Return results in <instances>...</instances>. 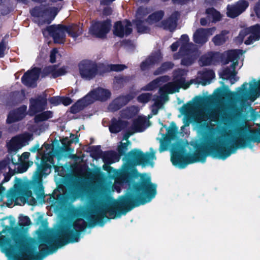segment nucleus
I'll use <instances>...</instances> for the list:
<instances>
[{"label": "nucleus", "instance_id": "603ef678", "mask_svg": "<svg viewBox=\"0 0 260 260\" xmlns=\"http://www.w3.org/2000/svg\"><path fill=\"white\" fill-rule=\"evenodd\" d=\"M148 14L147 8L140 6L136 11V18L142 20L145 16Z\"/></svg>", "mask_w": 260, "mask_h": 260}, {"label": "nucleus", "instance_id": "473e14b6", "mask_svg": "<svg viewBox=\"0 0 260 260\" xmlns=\"http://www.w3.org/2000/svg\"><path fill=\"white\" fill-rule=\"evenodd\" d=\"M67 32L73 38H77L83 33L82 28L78 24H72L71 25L67 26Z\"/></svg>", "mask_w": 260, "mask_h": 260}, {"label": "nucleus", "instance_id": "a211bd4d", "mask_svg": "<svg viewBox=\"0 0 260 260\" xmlns=\"http://www.w3.org/2000/svg\"><path fill=\"white\" fill-rule=\"evenodd\" d=\"M26 106L23 105L10 111L7 116V123L11 124L23 119L26 114Z\"/></svg>", "mask_w": 260, "mask_h": 260}, {"label": "nucleus", "instance_id": "ea45409f", "mask_svg": "<svg viewBox=\"0 0 260 260\" xmlns=\"http://www.w3.org/2000/svg\"><path fill=\"white\" fill-rule=\"evenodd\" d=\"M189 39L188 36L186 34L182 35L179 40V43L181 44L180 50L183 51L186 53L189 52L190 49L189 48L192 43L189 42Z\"/></svg>", "mask_w": 260, "mask_h": 260}, {"label": "nucleus", "instance_id": "680f3d73", "mask_svg": "<svg viewBox=\"0 0 260 260\" xmlns=\"http://www.w3.org/2000/svg\"><path fill=\"white\" fill-rule=\"evenodd\" d=\"M20 194L25 200H28L32 196V191L29 189H21L20 188Z\"/></svg>", "mask_w": 260, "mask_h": 260}, {"label": "nucleus", "instance_id": "c756f323", "mask_svg": "<svg viewBox=\"0 0 260 260\" xmlns=\"http://www.w3.org/2000/svg\"><path fill=\"white\" fill-rule=\"evenodd\" d=\"M181 81H173L172 82H169L164 86V88L167 93L172 94L175 92L179 91V89L181 88H183L185 89L188 88V84L186 85L185 87L181 85Z\"/></svg>", "mask_w": 260, "mask_h": 260}, {"label": "nucleus", "instance_id": "bb28decb", "mask_svg": "<svg viewBox=\"0 0 260 260\" xmlns=\"http://www.w3.org/2000/svg\"><path fill=\"white\" fill-rule=\"evenodd\" d=\"M149 122V120L145 117L141 116L133 120L132 125V129H135L137 133L143 132L147 127L146 124Z\"/></svg>", "mask_w": 260, "mask_h": 260}, {"label": "nucleus", "instance_id": "052dcab7", "mask_svg": "<svg viewBox=\"0 0 260 260\" xmlns=\"http://www.w3.org/2000/svg\"><path fill=\"white\" fill-rule=\"evenodd\" d=\"M58 53V51L57 48H53L50 53V62L53 63H55L56 61V54Z\"/></svg>", "mask_w": 260, "mask_h": 260}, {"label": "nucleus", "instance_id": "6e6d98bb", "mask_svg": "<svg viewBox=\"0 0 260 260\" xmlns=\"http://www.w3.org/2000/svg\"><path fill=\"white\" fill-rule=\"evenodd\" d=\"M127 68V66L122 64H110L111 71L121 72Z\"/></svg>", "mask_w": 260, "mask_h": 260}, {"label": "nucleus", "instance_id": "bf43d9fd", "mask_svg": "<svg viewBox=\"0 0 260 260\" xmlns=\"http://www.w3.org/2000/svg\"><path fill=\"white\" fill-rule=\"evenodd\" d=\"M59 11V9H58L57 7H51L50 9L49 14L51 17H52V18L50 20H49V19L47 20L46 22L48 24L50 23L52 20H53L55 18V17L57 15Z\"/></svg>", "mask_w": 260, "mask_h": 260}, {"label": "nucleus", "instance_id": "864d4df0", "mask_svg": "<svg viewBox=\"0 0 260 260\" xmlns=\"http://www.w3.org/2000/svg\"><path fill=\"white\" fill-rule=\"evenodd\" d=\"M129 143V142L128 141L125 143H120V145L118 146L117 148V151L119 156L125 155V152L127 150L128 144Z\"/></svg>", "mask_w": 260, "mask_h": 260}, {"label": "nucleus", "instance_id": "20e7f679", "mask_svg": "<svg viewBox=\"0 0 260 260\" xmlns=\"http://www.w3.org/2000/svg\"><path fill=\"white\" fill-rule=\"evenodd\" d=\"M206 153L204 141L196 145V151L193 154H186L183 148H179L172 152L171 160L172 164L180 169L184 168L187 165L197 162H204L206 161Z\"/></svg>", "mask_w": 260, "mask_h": 260}, {"label": "nucleus", "instance_id": "f8f14e48", "mask_svg": "<svg viewBox=\"0 0 260 260\" xmlns=\"http://www.w3.org/2000/svg\"><path fill=\"white\" fill-rule=\"evenodd\" d=\"M243 53V51L241 49L229 50L221 54L220 59L224 62V64H228L230 62H232L231 67L234 69L238 66L240 56Z\"/></svg>", "mask_w": 260, "mask_h": 260}, {"label": "nucleus", "instance_id": "5fc2aeb1", "mask_svg": "<svg viewBox=\"0 0 260 260\" xmlns=\"http://www.w3.org/2000/svg\"><path fill=\"white\" fill-rule=\"evenodd\" d=\"M194 61V58L192 55H187L183 57L181 60L182 65L188 67L191 66Z\"/></svg>", "mask_w": 260, "mask_h": 260}, {"label": "nucleus", "instance_id": "dca6fc26", "mask_svg": "<svg viewBox=\"0 0 260 260\" xmlns=\"http://www.w3.org/2000/svg\"><path fill=\"white\" fill-rule=\"evenodd\" d=\"M162 59V55L160 51L153 52L140 64L142 71H146L155 64L159 63Z\"/></svg>", "mask_w": 260, "mask_h": 260}, {"label": "nucleus", "instance_id": "09e8293b", "mask_svg": "<svg viewBox=\"0 0 260 260\" xmlns=\"http://www.w3.org/2000/svg\"><path fill=\"white\" fill-rule=\"evenodd\" d=\"M177 127L174 122H172L171 126L167 129L168 137L169 140H173L175 138L177 133Z\"/></svg>", "mask_w": 260, "mask_h": 260}, {"label": "nucleus", "instance_id": "b1692460", "mask_svg": "<svg viewBox=\"0 0 260 260\" xmlns=\"http://www.w3.org/2000/svg\"><path fill=\"white\" fill-rule=\"evenodd\" d=\"M208 29L200 28L197 29V30L193 34V41L196 43L202 45L205 44L208 40Z\"/></svg>", "mask_w": 260, "mask_h": 260}, {"label": "nucleus", "instance_id": "13d9d810", "mask_svg": "<svg viewBox=\"0 0 260 260\" xmlns=\"http://www.w3.org/2000/svg\"><path fill=\"white\" fill-rule=\"evenodd\" d=\"M17 164V172L19 173H22L27 171L29 167L28 162H24L19 164L15 163V165Z\"/></svg>", "mask_w": 260, "mask_h": 260}, {"label": "nucleus", "instance_id": "774afa93", "mask_svg": "<svg viewBox=\"0 0 260 260\" xmlns=\"http://www.w3.org/2000/svg\"><path fill=\"white\" fill-rule=\"evenodd\" d=\"M72 99L67 96H61V104L65 106L70 105L72 103Z\"/></svg>", "mask_w": 260, "mask_h": 260}, {"label": "nucleus", "instance_id": "4d7b16f0", "mask_svg": "<svg viewBox=\"0 0 260 260\" xmlns=\"http://www.w3.org/2000/svg\"><path fill=\"white\" fill-rule=\"evenodd\" d=\"M157 81L156 80H153L146 86H143L142 88V90L144 91H152L157 87Z\"/></svg>", "mask_w": 260, "mask_h": 260}, {"label": "nucleus", "instance_id": "412c9836", "mask_svg": "<svg viewBox=\"0 0 260 260\" xmlns=\"http://www.w3.org/2000/svg\"><path fill=\"white\" fill-rule=\"evenodd\" d=\"M128 122L122 119L113 118L109 126V131L112 134H117L125 129L128 125Z\"/></svg>", "mask_w": 260, "mask_h": 260}, {"label": "nucleus", "instance_id": "6e6552de", "mask_svg": "<svg viewBox=\"0 0 260 260\" xmlns=\"http://www.w3.org/2000/svg\"><path fill=\"white\" fill-rule=\"evenodd\" d=\"M66 25L63 24L52 25L47 27L49 35L52 38L54 43L64 44L66 41V34L67 32Z\"/></svg>", "mask_w": 260, "mask_h": 260}, {"label": "nucleus", "instance_id": "393cba45", "mask_svg": "<svg viewBox=\"0 0 260 260\" xmlns=\"http://www.w3.org/2000/svg\"><path fill=\"white\" fill-rule=\"evenodd\" d=\"M178 12L176 11L173 13L168 19L162 20L161 22L164 29H168L170 31H174L177 26L178 20L177 15Z\"/></svg>", "mask_w": 260, "mask_h": 260}, {"label": "nucleus", "instance_id": "de8ad7c7", "mask_svg": "<svg viewBox=\"0 0 260 260\" xmlns=\"http://www.w3.org/2000/svg\"><path fill=\"white\" fill-rule=\"evenodd\" d=\"M54 156V155L51 153H48L47 154H43L42 156L41 159H42L46 163L49 162L51 165L53 166L55 169V171L57 172L58 171L59 167L55 165Z\"/></svg>", "mask_w": 260, "mask_h": 260}, {"label": "nucleus", "instance_id": "1a4fd4ad", "mask_svg": "<svg viewBox=\"0 0 260 260\" xmlns=\"http://www.w3.org/2000/svg\"><path fill=\"white\" fill-rule=\"evenodd\" d=\"M132 32V23L128 19H124L122 21H117L114 24L113 33L116 37L122 38L125 36H129Z\"/></svg>", "mask_w": 260, "mask_h": 260}, {"label": "nucleus", "instance_id": "ddd939ff", "mask_svg": "<svg viewBox=\"0 0 260 260\" xmlns=\"http://www.w3.org/2000/svg\"><path fill=\"white\" fill-rule=\"evenodd\" d=\"M134 98L135 94L133 93L119 95L114 99L109 105L108 110L112 112H116L127 104Z\"/></svg>", "mask_w": 260, "mask_h": 260}, {"label": "nucleus", "instance_id": "49530a36", "mask_svg": "<svg viewBox=\"0 0 260 260\" xmlns=\"http://www.w3.org/2000/svg\"><path fill=\"white\" fill-rule=\"evenodd\" d=\"M90 149V155L92 158L97 159L101 157L103 151L100 145L92 146Z\"/></svg>", "mask_w": 260, "mask_h": 260}, {"label": "nucleus", "instance_id": "39448f33", "mask_svg": "<svg viewBox=\"0 0 260 260\" xmlns=\"http://www.w3.org/2000/svg\"><path fill=\"white\" fill-rule=\"evenodd\" d=\"M37 164V168L33 176L34 191L36 193L38 199L44 200L45 194L42 178L44 175L48 174L46 172L51 169V165L45 162L42 159H41L40 164Z\"/></svg>", "mask_w": 260, "mask_h": 260}, {"label": "nucleus", "instance_id": "7ed1b4c3", "mask_svg": "<svg viewBox=\"0 0 260 260\" xmlns=\"http://www.w3.org/2000/svg\"><path fill=\"white\" fill-rule=\"evenodd\" d=\"M258 128L251 129L246 125H242L235 129V137L233 143L228 146V143L222 137H215L208 134L204 138L207 157L211 156L224 160L238 149L249 147L252 149L254 143H260V124Z\"/></svg>", "mask_w": 260, "mask_h": 260}, {"label": "nucleus", "instance_id": "7c9ffc66", "mask_svg": "<svg viewBox=\"0 0 260 260\" xmlns=\"http://www.w3.org/2000/svg\"><path fill=\"white\" fill-rule=\"evenodd\" d=\"M229 31L222 30L220 34L215 35L212 39V42L215 46H221L223 45L229 39L228 35Z\"/></svg>", "mask_w": 260, "mask_h": 260}, {"label": "nucleus", "instance_id": "2f4dec72", "mask_svg": "<svg viewBox=\"0 0 260 260\" xmlns=\"http://www.w3.org/2000/svg\"><path fill=\"white\" fill-rule=\"evenodd\" d=\"M216 96L218 98L225 96L229 99H232L235 98L237 95L236 92L230 91L228 86L224 85L223 88H218L216 90Z\"/></svg>", "mask_w": 260, "mask_h": 260}, {"label": "nucleus", "instance_id": "423d86ee", "mask_svg": "<svg viewBox=\"0 0 260 260\" xmlns=\"http://www.w3.org/2000/svg\"><path fill=\"white\" fill-rule=\"evenodd\" d=\"M97 63L93 61L84 59L78 64L80 76L86 80H91L97 75Z\"/></svg>", "mask_w": 260, "mask_h": 260}, {"label": "nucleus", "instance_id": "e2e57ef3", "mask_svg": "<svg viewBox=\"0 0 260 260\" xmlns=\"http://www.w3.org/2000/svg\"><path fill=\"white\" fill-rule=\"evenodd\" d=\"M49 102L54 106H57L61 104V96H55L51 97L49 99Z\"/></svg>", "mask_w": 260, "mask_h": 260}, {"label": "nucleus", "instance_id": "3c124183", "mask_svg": "<svg viewBox=\"0 0 260 260\" xmlns=\"http://www.w3.org/2000/svg\"><path fill=\"white\" fill-rule=\"evenodd\" d=\"M152 95L151 93H143L137 97V100L139 103L146 104L150 101Z\"/></svg>", "mask_w": 260, "mask_h": 260}, {"label": "nucleus", "instance_id": "f3484780", "mask_svg": "<svg viewBox=\"0 0 260 260\" xmlns=\"http://www.w3.org/2000/svg\"><path fill=\"white\" fill-rule=\"evenodd\" d=\"M58 67V64L50 65L45 67L41 73V77L44 78L51 74L53 78H56L67 73L65 67H62L59 69H57Z\"/></svg>", "mask_w": 260, "mask_h": 260}, {"label": "nucleus", "instance_id": "a18cd8bd", "mask_svg": "<svg viewBox=\"0 0 260 260\" xmlns=\"http://www.w3.org/2000/svg\"><path fill=\"white\" fill-rule=\"evenodd\" d=\"M117 156V154L112 151H104L102 155L101 158H102V159L104 163L105 164H111L113 162L112 159Z\"/></svg>", "mask_w": 260, "mask_h": 260}, {"label": "nucleus", "instance_id": "5701e85b", "mask_svg": "<svg viewBox=\"0 0 260 260\" xmlns=\"http://www.w3.org/2000/svg\"><path fill=\"white\" fill-rule=\"evenodd\" d=\"M250 36L245 41L244 44L249 45L252 44L254 42L260 40V24L249 27Z\"/></svg>", "mask_w": 260, "mask_h": 260}, {"label": "nucleus", "instance_id": "c03bdc74", "mask_svg": "<svg viewBox=\"0 0 260 260\" xmlns=\"http://www.w3.org/2000/svg\"><path fill=\"white\" fill-rule=\"evenodd\" d=\"M93 102V101L91 99L90 96L87 94L83 98L78 100L75 103H78L77 106L79 108L81 109V110H83L85 107L92 104Z\"/></svg>", "mask_w": 260, "mask_h": 260}, {"label": "nucleus", "instance_id": "338daca9", "mask_svg": "<svg viewBox=\"0 0 260 260\" xmlns=\"http://www.w3.org/2000/svg\"><path fill=\"white\" fill-rule=\"evenodd\" d=\"M137 133L135 132V129H132V127L131 126L124 134L123 136V140H127L128 138L134 133Z\"/></svg>", "mask_w": 260, "mask_h": 260}, {"label": "nucleus", "instance_id": "aec40b11", "mask_svg": "<svg viewBox=\"0 0 260 260\" xmlns=\"http://www.w3.org/2000/svg\"><path fill=\"white\" fill-rule=\"evenodd\" d=\"M11 163L13 165L15 164V162L13 161L12 157H11L7 156L4 159L0 161V173H4L5 177L2 182H8L11 178V176L13 174H6V171L7 169H9V171L11 172L12 171V169L10 167Z\"/></svg>", "mask_w": 260, "mask_h": 260}, {"label": "nucleus", "instance_id": "9d476101", "mask_svg": "<svg viewBox=\"0 0 260 260\" xmlns=\"http://www.w3.org/2000/svg\"><path fill=\"white\" fill-rule=\"evenodd\" d=\"M249 5V3L245 0H239L234 4H229L226 7V16L231 18H235L243 13Z\"/></svg>", "mask_w": 260, "mask_h": 260}, {"label": "nucleus", "instance_id": "f704fd0d", "mask_svg": "<svg viewBox=\"0 0 260 260\" xmlns=\"http://www.w3.org/2000/svg\"><path fill=\"white\" fill-rule=\"evenodd\" d=\"M130 80L131 77L128 76L119 75L114 77L113 82L115 88L120 89L123 88Z\"/></svg>", "mask_w": 260, "mask_h": 260}, {"label": "nucleus", "instance_id": "0e129e2a", "mask_svg": "<svg viewBox=\"0 0 260 260\" xmlns=\"http://www.w3.org/2000/svg\"><path fill=\"white\" fill-rule=\"evenodd\" d=\"M23 138L18 137H14L11 140V145L10 146V149L12 148L14 149L15 146L21 142H22Z\"/></svg>", "mask_w": 260, "mask_h": 260}, {"label": "nucleus", "instance_id": "72a5a7b5", "mask_svg": "<svg viewBox=\"0 0 260 260\" xmlns=\"http://www.w3.org/2000/svg\"><path fill=\"white\" fill-rule=\"evenodd\" d=\"M19 195H20V186L16 184L13 188H11L7 192H6L5 197L8 200L12 201L16 200Z\"/></svg>", "mask_w": 260, "mask_h": 260}, {"label": "nucleus", "instance_id": "6ab92c4d", "mask_svg": "<svg viewBox=\"0 0 260 260\" xmlns=\"http://www.w3.org/2000/svg\"><path fill=\"white\" fill-rule=\"evenodd\" d=\"M88 94L93 101L95 100L105 102L109 99L111 96V92L109 89L102 87L94 89L91 90Z\"/></svg>", "mask_w": 260, "mask_h": 260}, {"label": "nucleus", "instance_id": "e433bc0d", "mask_svg": "<svg viewBox=\"0 0 260 260\" xmlns=\"http://www.w3.org/2000/svg\"><path fill=\"white\" fill-rule=\"evenodd\" d=\"M164 14V12L162 10L156 11L149 15L145 21L150 24L157 22L162 19Z\"/></svg>", "mask_w": 260, "mask_h": 260}, {"label": "nucleus", "instance_id": "a878e982", "mask_svg": "<svg viewBox=\"0 0 260 260\" xmlns=\"http://www.w3.org/2000/svg\"><path fill=\"white\" fill-rule=\"evenodd\" d=\"M85 189L84 182L81 179L73 181L70 186L71 193L74 197H79Z\"/></svg>", "mask_w": 260, "mask_h": 260}, {"label": "nucleus", "instance_id": "8fccbe9b", "mask_svg": "<svg viewBox=\"0 0 260 260\" xmlns=\"http://www.w3.org/2000/svg\"><path fill=\"white\" fill-rule=\"evenodd\" d=\"M97 75H103V74L110 72V64H105L101 63H97Z\"/></svg>", "mask_w": 260, "mask_h": 260}, {"label": "nucleus", "instance_id": "c9c22d12", "mask_svg": "<svg viewBox=\"0 0 260 260\" xmlns=\"http://www.w3.org/2000/svg\"><path fill=\"white\" fill-rule=\"evenodd\" d=\"M145 22H146L145 20H143L140 19H135L133 20V23L136 25L138 33L145 34L150 31V28L144 24Z\"/></svg>", "mask_w": 260, "mask_h": 260}, {"label": "nucleus", "instance_id": "f257e3e1", "mask_svg": "<svg viewBox=\"0 0 260 260\" xmlns=\"http://www.w3.org/2000/svg\"><path fill=\"white\" fill-rule=\"evenodd\" d=\"M126 164L120 173L121 180L128 184L127 192L121 196L119 200H113L109 203L101 202L99 206L93 203L94 209L88 212L84 216L88 221V226L93 228L96 224L103 226L104 218H108V213L110 218L114 219L121 215H125L133 209L150 202L157 193L156 184L151 182L150 177L145 174L140 175L137 181L134 178L139 174L136 169L132 168L137 166H153V159H156L155 152L144 153L139 149H134L125 156Z\"/></svg>", "mask_w": 260, "mask_h": 260}, {"label": "nucleus", "instance_id": "a19ab883", "mask_svg": "<svg viewBox=\"0 0 260 260\" xmlns=\"http://www.w3.org/2000/svg\"><path fill=\"white\" fill-rule=\"evenodd\" d=\"M53 117V112L51 111H46L37 114L34 117V122L38 123L40 122L47 120Z\"/></svg>", "mask_w": 260, "mask_h": 260}, {"label": "nucleus", "instance_id": "4c0bfd02", "mask_svg": "<svg viewBox=\"0 0 260 260\" xmlns=\"http://www.w3.org/2000/svg\"><path fill=\"white\" fill-rule=\"evenodd\" d=\"M254 85L250 84V90L248 93V98L251 101L254 102L259 96L260 94V91L257 88V82L253 80Z\"/></svg>", "mask_w": 260, "mask_h": 260}, {"label": "nucleus", "instance_id": "4be33fe9", "mask_svg": "<svg viewBox=\"0 0 260 260\" xmlns=\"http://www.w3.org/2000/svg\"><path fill=\"white\" fill-rule=\"evenodd\" d=\"M219 58V53L210 52L207 54L202 55L200 58V61L202 66H207L218 62Z\"/></svg>", "mask_w": 260, "mask_h": 260}, {"label": "nucleus", "instance_id": "79ce46f5", "mask_svg": "<svg viewBox=\"0 0 260 260\" xmlns=\"http://www.w3.org/2000/svg\"><path fill=\"white\" fill-rule=\"evenodd\" d=\"M174 63L171 61H166L163 62L160 67L158 68L154 72V75H158L162 74L166 71L172 69L174 67Z\"/></svg>", "mask_w": 260, "mask_h": 260}, {"label": "nucleus", "instance_id": "69168bd1", "mask_svg": "<svg viewBox=\"0 0 260 260\" xmlns=\"http://www.w3.org/2000/svg\"><path fill=\"white\" fill-rule=\"evenodd\" d=\"M249 27H247L244 29L241 30L239 34L238 37L241 39V41H243L244 38L248 35L250 34V30H249Z\"/></svg>", "mask_w": 260, "mask_h": 260}, {"label": "nucleus", "instance_id": "f03ea898", "mask_svg": "<svg viewBox=\"0 0 260 260\" xmlns=\"http://www.w3.org/2000/svg\"><path fill=\"white\" fill-rule=\"evenodd\" d=\"M8 219L9 224L6 225L5 229L12 231L13 240L19 251V260H43L47 255L55 252L58 248L69 243L78 242L81 233L87 226L85 221L78 218L72 223L60 227L57 231L56 236L40 231L38 234L40 251H37V248L28 243L21 232V229L30 224V218L27 216L19 217L18 225L20 228L15 226V220L13 217L10 216Z\"/></svg>", "mask_w": 260, "mask_h": 260}, {"label": "nucleus", "instance_id": "cd10ccee", "mask_svg": "<svg viewBox=\"0 0 260 260\" xmlns=\"http://www.w3.org/2000/svg\"><path fill=\"white\" fill-rule=\"evenodd\" d=\"M187 71L182 69H177L173 71V81H181V85L185 86L188 84V87L192 83V81L186 82L185 76L187 75Z\"/></svg>", "mask_w": 260, "mask_h": 260}, {"label": "nucleus", "instance_id": "c85d7f7f", "mask_svg": "<svg viewBox=\"0 0 260 260\" xmlns=\"http://www.w3.org/2000/svg\"><path fill=\"white\" fill-rule=\"evenodd\" d=\"M236 68H232L230 67H226L225 68L220 74V77L223 80L230 79L232 84H234L235 82L238 81L239 78L236 77L237 74Z\"/></svg>", "mask_w": 260, "mask_h": 260}, {"label": "nucleus", "instance_id": "2eb2a0df", "mask_svg": "<svg viewBox=\"0 0 260 260\" xmlns=\"http://www.w3.org/2000/svg\"><path fill=\"white\" fill-rule=\"evenodd\" d=\"M46 104V99L41 96L36 99H30L29 115L33 116L38 112L43 111L45 109Z\"/></svg>", "mask_w": 260, "mask_h": 260}, {"label": "nucleus", "instance_id": "4468645a", "mask_svg": "<svg viewBox=\"0 0 260 260\" xmlns=\"http://www.w3.org/2000/svg\"><path fill=\"white\" fill-rule=\"evenodd\" d=\"M194 103L189 101L182 106L180 111L182 114L187 115L193 110L195 106H200L206 103L210 102L211 97L197 96L194 98Z\"/></svg>", "mask_w": 260, "mask_h": 260}, {"label": "nucleus", "instance_id": "9b49d317", "mask_svg": "<svg viewBox=\"0 0 260 260\" xmlns=\"http://www.w3.org/2000/svg\"><path fill=\"white\" fill-rule=\"evenodd\" d=\"M41 71V69L37 67L28 70L21 77L22 83L27 87H36V82L39 79Z\"/></svg>", "mask_w": 260, "mask_h": 260}, {"label": "nucleus", "instance_id": "58836bf2", "mask_svg": "<svg viewBox=\"0 0 260 260\" xmlns=\"http://www.w3.org/2000/svg\"><path fill=\"white\" fill-rule=\"evenodd\" d=\"M206 13L208 17L212 18L213 22L219 21L221 19L220 13L213 7L207 8Z\"/></svg>", "mask_w": 260, "mask_h": 260}, {"label": "nucleus", "instance_id": "37998d69", "mask_svg": "<svg viewBox=\"0 0 260 260\" xmlns=\"http://www.w3.org/2000/svg\"><path fill=\"white\" fill-rule=\"evenodd\" d=\"M79 141V138L78 136L75 137V140H74L73 139H71V140H69L68 137H65L63 138L61 141V144L62 145V147H60L59 146V142L58 141H56V143L57 144V147L58 149L59 150H62L64 148H67L69 147L70 145H71L72 143H77Z\"/></svg>", "mask_w": 260, "mask_h": 260}, {"label": "nucleus", "instance_id": "0eeeda50", "mask_svg": "<svg viewBox=\"0 0 260 260\" xmlns=\"http://www.w3.org/2000/svg\"><path fill=\"white\" fill-rule=\"evenodd\" d=\"M111 27V23L109 19L97 21L91 24L89 28V32L96 38L104 39L110 31Z\"/></svg>", "mask_w": 260, "mask_h": 260}]
</instances>
